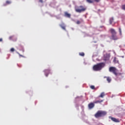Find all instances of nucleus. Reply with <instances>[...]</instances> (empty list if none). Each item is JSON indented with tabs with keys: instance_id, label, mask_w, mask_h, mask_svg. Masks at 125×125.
<instances>
[{
	"instance_id": "24",
	"label": "nucleus",
	"mask_w": 125,
	"mask_h": 125,
	"mask_svg": "<svg viewBox=\"0 0 125 125\" xmlns=\"http://www.w3.org/2000/svg\"><path fill=\"white\" fill-rule=\"evenodd\" d=\"M122 9H124V10H125V4L122 5Z\"/></svg>"
},
{
	"instance_id": "19",
	"label": "nucleus",
	"mask_w": 125,
	"mask_h": 125,
	"mask_svg": "<svg viewBox=\"0 0 125 125\" xmlns=\"http://www.w3.org/2000/svg\"><path fill=\"white\" fill-rule=\"evenodd\" d=\"M119 34L120 35V36H122V28H119Z\"/></svg>"
},
{
	"instance_id": "6",
	"label": "nucleus",
	"mask_w": 125,
	"mask_h": 125,
	"mask_svg": "<svg viewBox=\"0 0 125 125\" xmlns=\"http://www.w3.org/2000/svg\"><path fill=\"white\" fill-rule=\"evenodd\" d=\"M109 32L110 34H111V35H117V31H116V30L114 28H111L109 30Z\"/></svg>"
},
{
	"instance_id": "27",
	"label": "nucleus",
	"mask_w": 125,
	"mask_h": 125,
	"mask_svg": "<svg viewBox=\"0 0 125 125\" xmlns=\"http://www.w3.org/2000/svg\"><path fill=\"white\" fill-rule=\"evenodd\" d=\"M39 1H40V2H42H42H43L42 0H39Z\"/></svg>"
},
{
	"instance_id": "25",
	"label": "nucleus",
	"mask_w": 125,
	"mask_h": 125,
	"mask_svg": "<svg viewBox=\"0 0 125 125\" xmlns=\"http://www.w3.org/2000/svg\"><path fill=\"white\" fill-rule=\"evenodd\" d=\"M14 50H15L13 48H12L10 50V51L12 52H13V51H14Z\"/></svg>"
},
{
	"instance_id": "8",
	"label": "nucleus",
	"mask_w": 125,
	"mask_h": 125,
	"mask_svg": "<svg viewBox=\"0 0 125 125\" xmlns=\"http://www.w3.org/2000/svg\"><path fill=\"white\" fill-rule=\"evenodd\" d=\"M111 38L113 41H117V40H119V38H118V36H117V34L111 35Z\"/></svg>"
},
{
	"instance_id": "16",
	"label": "nucleus",
	"mask_w": 125,
	"mask_h": 125,
	"mask_svg": "<svg viewBox=\"0 0 125 125\" xmlns=\"http://www.w3.org/2000/svg\"><path fill=\"white\" fill-rule=\"evenodd\" d=\"M105 78H106V80L108 83H111V81H112V80L110 77H105Z\"/></svg>"
},
{
	"instance_id": "14",
	"label": "nucleus",
	"mask_w": 125,
	"mask_h": 125,
	"mask_svg": "<svg viewBox=\"0 0 125 125\" xmlns=\"http://www.w3.org/2000/svg\"><path fill=\"white\" fill-rule=\"evenodd\" d=\"M60 27H61L62 29L63 30H66V27L65 26V24L64 23L61 24Z\"/></svg>"
},
{
	"instance_id": "15",
	"label": "nucleus",
	"mask_w": 125,
	"mask_h": 125,
	"mask_svg": "<svg viewBox=\"0 0 125 125\" xmlns=\"http://www.w3.org/2000/svg\"><path fill=\"white\" fill-rule=\"evenodd\" d=\"M11 0H6L5 4L4 5H8V4H11Z\"/></svg>"
},
{
	"instance_id": "30",
	"label": "nucleus",
	"mask_w": 125,
	"mask_h": 125,
	"mask_svg": "<svg viewBox=\"0 0 125 125\" xmlns=\"http://www.w3.org/2000/svg\"><path fill=\"white\" fill-rule=\"evenodd\" d=\"M105 60H109V58H108L107 59H105Z\"/></svg>"
},
{
	"instance_id": "4",
	"label": "nucleus",
	"mask_w": 125,
	"mask_h": 125,
	"mask_svg": "<svg viewBox=\"0 0 125 125\" xmlns=\"http://www.w3.org/2000/svg\"><path fill=\"white\" fill-rule=\"evenodd\" d=\"M109 72L113 73V74L115 75V76L118 75V73H117V68H116V67L111 66L109 67Z\"/></svg>"
},
{
	"instance_id": "9",
	"label": "nucleus",
	"mask_w": 125,
	"mask_h": 125,
	"mask_svg": "<svg viewBox=\"0 0 125 125\" xmlns=\"http://www.w3.org/2000/svg\"><path fill=\"white\" fill-rule=\"evenodd\" d=\"M95 106L94 103H91L88 104V108L89 109H92L94 108Z\"/></svg>"
},
{
	"instance_id": "17",
	"label": "nucleus",
	"mask_w": 125,
	"mask_h": 125,
	"mask_svg": "<svg viewBox=\"0 0 125 125\" xmlns=\"http://www.w3.org/2000/svg\"><path fill=\"white\" fill-rule=\"evenodd\" d=\"M87 2H88V3H93V0H86Z\"/></svg>"
},
{
	"instance_id": "22",
	"label": "nucleus",
	"mask_w": 125,
	"mask_h": 125,
	"mask_svg": "<svg viewBox=\"0 0 125 125\" xmlns=\"http://www.w3.org/2000/svg\"><path fill=\"white\" fill-rule=\"evenodd\" d=\"M81 23V21H77V22H76V23H77L78 25L80 24Z\"/></svg>"
},
{
	"instance_id": "29",
	"label": "nucleus",
	"mask_w": 125,
	"mask_h": 125,
	"mask_svg": "<svg viewBox=\"0 0 125 125\" xmlns=\"http://www.w3.org/2000/svg\"><path fill=\"white\" fill-rule=\"evenodd\" d=\"M0 42H2V38L0 39Z\"/></svg>"
},
{
	"instance_id": "5",
	"label": "nucleus",
	"mask_w": 125,
	"mask_h": 125,
	"mask_svg": "<svg viewBox=\"0 0 125 125\" xmlns=\"http://www.w3.org/2000/svg\"><path fill=\"white\" fill-rule=\"evenodd\" d=\"M109 119L111 120L112 122H114V123H120V120L119 119H116L115 118L112 117V116H109Z\"/></svg>"
},
{
	"instance_id": "26",
	"label": "nucleus",
	"mask_w": 125,
	"mask_h": 125,
	"mask_svg": "<svg viewBox=\"0 0 125 125\" xmlns=\"http://www.w3.org/2000/svg\"><path fill=\"white\" fill-rule=\"evenodd\" d=\"M12 39H13V36H10L9 37V40H12Z\"/></svg>"
},
{
	"instance_id": "28",
	"label": "nucleus",
	"mask_w": 125,
	"mask_h": 125,
	"mask_svg": "<svg viewBox=\"0 0 125 125\" xmlns=\"http://www.w3.org/2000/svg\"><path fill=\"white\" fill-rule=\"evenodd\" d=\"M19 55H20V56H21V57H24V56H23L22 55H21V54H19Z\"/></svg>"
},
{
	"instance_id": "2",
	"label": "nucleus",
	"mask_w": 125,
	"mask_h": 125,
	"mask_svg": "<svg viewBox=\"0 0 125 125\" xmlns=\"http://www.w3.org/2000/svg\"><path fill=\"white\" fill-rule=\"evenodd\" d=\"M107 112L105 111L99 110L97 113L94 115V116L98 119V118H101V117H104L106 116Z\"/></svg>"
},
{
	"instance_id": "12",
	"label": "nucleus",
	"mask_w": 125,
	"mask_h": 125,
	"mask_svg": "<svg viewBox=\"0 0 125 125\" xmlns=\"http://www.w3.org/2000/svg\"><path fill=\"white\" fill-rule=\"evenodd\" d=\"M114 22V18L112 17L109 19V23L112 25V23Z\"/></svg>"
},
{
	"instance_id": "18",
	"label": "nucleus",
	"mask_w": 125,
	"mask_h": 125,
	"mask_svg": "<svg viewBox=\"0 0 125 125\" xmlns=\"http://www.w3.org/2000/svg\"><path fill=\"white\" fill-rule=\"evenodd\" d=\"M114 63H119V61H117V58L115 57L113 60Z\"/></svg>"
},
{
	"instance_id": "23",
	"label": "nucleus",
	"mask_w": 125,
	"mask_h": 125,
	"mask_svg": "<svg viewBox=\"0 0 125 125\" xmlns=\"http://www.w3.org/2000/svg\"><path fill=\"white\" fill-rule=\"evenodd\" d=\"M93 1H95L96 2H99L100 0H93Z\"/></svg>"
},
{
	"instance_id": "1",
	"label": "nucleus",
	"mask_w": 125,
	"mask_h": 125,
	"mask_svg": "<svg viewBox=\"0 0 125 125\" xmlns=\"http://www.w3.org/2000/svg\"><path fill=\"white\" fill-rule=\"evenodd\" d=\"M104 67H105V63L101 62L94 65L93 67V69L94 71H100L102 70V68H104Z\"/></svg>"
},
{
	"instance_id": "21",
	"label": "nucleus",
	"mask_w": 125,
	"mask_h": 125,
	"mask_svg": "<svg viewBox=\"0 0 125 125\" xmlns=\"http://www.w3.org/2000/svg\"><path fill=\"white\" fill-rule=\"evenodd\" d=\"M90 88H91V89H95V87L94 86V85H91Z\"/></svg>"
},
{
	"instance_id": "13",
	"label": "nucleus",
	"mask_w": 125,
	"mask_h": 125,
	"mask_svg": "<svg viewBox=\"0 0 125 125\" xmlns=\"http://www.w3.org/2000/svg\"><path fill=\"white\" fill-rule=\"evenodd\" d=\"M105 96V93L102 92L101 93V95L98 96L99 98H103Z\"/></svg>"
},
{
	"instance_id": "11",
	"label": "nucleus",
	"mask_w": 125,
	"mask_h": 125,
	"mask_svg": "<svg viewBox=\"0 0 125 125\" xmlns=\"http://www.w3.org/2000/svg\"><path fill=\"white\" fill-rule=\"evenodd\" d=\"M102 102H103V100L96 101L94 102V104H98V103H102Z\"/></svg>"
},
{
	"instance_id": "7",
	"label": "nucleus",
	"mask_w": 125,
	"mask_h": 125,
	"mask_svg": "<svg viewBox=\"0 0 125 125\" xmlns=\"http://www.w3.org/2000/svg\"><path fill=\"white\" fill-rule=\"evenodd\" d=\"M44 72L45 73V76L46 77H48V75L50 74V69H45Z\"/></svg>"
},
{
	"instance_id": "20",
	"label": "nucleus",
	"mask_w": 125,
	"mask_h": 125,
	"mask_svg": "<svg viewBox=\"0 0 125 125\" xmlns=\"http://www.w3.org/2000/svg\"><path fill=\"white\" fill-rule=\"evenodd\" d=\"M79 55H80V56H84V53L83 52L79 53Z\"/></svg>"
},
{
	"instance_id": "3",
	"label": "nucleus",
	"mask_w": 125,
	"mask_h": 125,
	"mask_svg": "<svg viewBox=\"0 0 125 125\" xmlns=\"http://www.w3.org/2000/svg\"><path fill=\"white\" fill-rule=\"evenodd\" d=\"M86 10V7L80 5L75 7V11L78 12L79 13H81V12H84Z\"/></svg>"
},
{
	"instance_id": "10",
	"label": "nucleus",
	"mask_w": 125,
	"mask_h": 125,
	"mask_svg": "<svg viewBox=\"0 0 125 125\" xmlns=\"http://www.w3.org/2000/svg\"><path fill=\"white\" fill-rule=\"evenodd\" d=\"M65 17H67V18H71V14H69L68 12H65L64 13Z\"/></svg>"
}]
</instances>
